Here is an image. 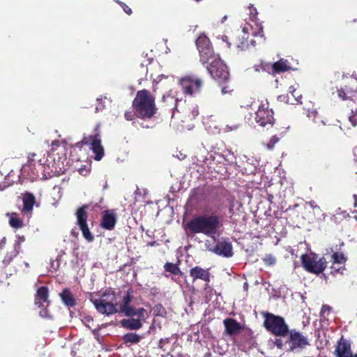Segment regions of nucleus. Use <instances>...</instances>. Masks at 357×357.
I'll return each mask as SVG.
<instances>
[{
    "label": "nucleus",
    "mask_w": 357,
    "mask_h": 357,
    "mask_svg": "<svg viewBox=\"0 0 357 357\" xmlns=\"http://www.w3.org/2000/svg\"><path fill=\"white\" fill-rule=\"evenodd\" d=\"M307 204L314 210L321 211L320 207L315 204L314 201H310L307 203Z\"/></svg>",
    "instance_id": "obj_47"
},
{
    "label": "nucleus",
    "mask_w": 357,
    "mask_h": 357,
    "mask_svg": "<svg viewBox=\"0 0 357 357\" xmlns=\"http://www.w3.org/2000/svg\"><path fill=\"white\" fill-rule=\"evenodd\" d=\"M317 112L316 110H312L311 112H309L308 114H307V116L310 118V119H312V120L316 123V117L317 116Z\"/></svg>",
    "instance_id": "obj_43"
},
{
    "label": "nucleus",
    "mask_w": 357,
    "mask_h": 357,
    "mask_svg": "<svg viewBox=\"0 0 357 357\" xmlns=\"http://www.w3.org/2000/svg\"><path fill=\"white\" fill-rule=\"evenodd\" d=\"M227 19V15H225V16L222 18V20H221V22H222V23H223V22H224Z\"/></svg>",
    "instance_id": "obj_60"
},
{
    "label": "nucleus",
    "mask_w": 357,
    "mask_h": 357,
    "mask_svg": "<svg viewBox=\"0 0 357 357\" xmlns=\"http://www.w3.org/2000/svg\"><path fill=\"white\" fill-rule=\"evenodd\" d=\"M341 215L343 218H346L349 215V214L347 213V211H340V209L339 208L337 211L335 215Z\"/></svg>",
    "instance_id": "obj_50"
},
{
    "label": "nucleus",
    "mask_w": 357,
    "mask_h": 357,
    "mask_svg": "<svg viewBox=\"0 0 357 357\" xmlns=\"http://www.w3.org/2000/svg\"><path fill=\"white\" fill-rule=\"evenodd\" d=\"M255 121L261 127L272 126L274 123L273 112L268 102H261L255 112Z\"/></svg>",
    "instance_id": "obj_10"
},
{
    "label": "nucleus",
    "mask_w": 357,
    "mask_h": 357,
    "mask_svg": "<svg viewBox=\"0 0 357 357\" xmlns=\"http://www.w3.org/2000/svg\"><path fill=\"white\" fill-rule=\"evenodd\" d=\"M60 297L63 303L68 307H73L76 304L75 299L74 298L72 293L69 289H64L61 294Z\"/></svg>",
    "instance_id": "obj_26"
},
{
    "label": "nucleus",
    "mask_w": 357,
    "mask_h": 357,
    "mask_svg": "<svg viewBox=\"0 0 357 357\" xmlns=\"http://www.w3.org/2000/svg\"><path fill=\"white\" fill-rule=\"evenodd\" d=\"M236 47L239 50L243 51V50H245L248 48V44L246 40H243L242 41L237 43Z\"/></svg>",
    "instance_id": "obj_40"
},
{
    "label": "nucleus",
    "mask_w": 357,
    "mask_h": 357,
    "mask_svg": "<svg viewBox=\"0 0 357 357\" xmlns=\"http://www.w3.org/2000/svg\"><path fill=\"white\" fill-rule=\"evenodd\" d=\"M162 100L168 105H174V109H176L178 98L176 97V96L174 95V91L171 90L167 94L163 96Z\"/></svg>",
    "instance_id": "obj_28"
},
{
    "label": "nucleus",
    "mask_w": 357,
    "mask_h": 357,
    "mask_svg": "<svg viewBox=\"0 0 357 357\" xmlns=\"http://www.w3.org/2000/svg\"><path fill=\"white\" fill-rule=\"evenodd\" d=\"M250 10V20L255 24V25L257 26V29H258V31H253L252 34L255 36H259L260 37L263 36L262 34V27L261 24L257 22L256 20V15L257 14V9L253 6H250L249 7Z\"/></svg>",
    "instance_id": "obj_25"
},
{
    "label": "nucleus",
    "mask_w": 357,
    "mask_h": 357,
    "mask_svg": "<svg viewBox=\"0 0 357 357\" xmlns=\"http://www.w3.org/2000/svg\"><path fill=\"white\" fill-rule=\"evenodd\" d=\"M252 24H246L243 27V32L245 33H248L250 32V30H252Z\"/></svg>",
    "instance_id": "obj_48"
},
{
    "label": "nucleus",
    "mask_w": 357,
    "mask_h": 357,
    "mask_svg": "<svg viewBox=\"0 0 357 357\" xmlns=\"http://www.w3.org/2000/svg\"><path fill=\"white\" fill-rule=\"evenodd\" d=\"M279 139L276 136H273L269 142L266 144V146L268 149H272L274 145L278 142Z\"/></svg>",
    "instance_id": "obj_41"
},
{
    "label": "nucleus",
    "mask_w": 357,
    "mask_h": 357,
    "mask_svg": "<svg viewBox=\"0 0 357 357\" xmlns=\"http://www.w3.org/2000/svg\"><path fill=\"white\" fill-rule=\"evenodd\" d=\"M61 257V255H58V257H57V259H56V261H57V262H56V267H55V268L54 267V268L55 270H56V269L59 267V260H60Z\"/></svg>",
    "instance_id": "obj_56"
},
{
    "label": "nucleus",
    "mask_w": 357,
    "mask_h": 357,
    "mask_svg": "<svg viewBox=\"0 0 357 357\" xmlns=\"http://www.w3.org/2000/svg\"><path fill=\"white\" fill-rule=\"evenodd\" d=\"M6 177L0 172V190L5 189L9 185V184L6 183Z\"/></svg>",
    "instance_id": "obj_37"
},
{
    "label": "nucleus",
    "mask_w": 357,
    "mask_h": 357,
    "mask_svg": "<svg viewBox=\"0 0 357 357\" xmlns=\"http://www.w3.org/2000/svg\"><path fill=\"white\" fill-rule=\"evenodd\" d=\"M224 325L225 327V332L229 335L238 333L241 329L240 324L234 319H226L224 321Z\"/></svg>",
    "instance_id": "obj_22"
},
{
    "label": "nucleus",
    "mask_w": 357,
    "mask_h": 357,
    "mask_svg": "<svg viewBox=\"0 0 357 357\" xmlns=\"http://www.w3.org/2000/svg\"><path fill=\"white\" fill-rule=\"evenodd\" d=\"M264 317V327L276 336H285L289 333V326L284 318L273 314L266 312Z\"/></svg>",
    "instance_id": "obj_4"
},
{
    "label": "nucleus",
    "mask_w": 357,
    "mask_h": 357,
    "mask_svg": "<svg viewBox=\"0 0 357 357\" xmlns=\"http://www.w3.org/2000/svg\"><path fill=\"white\" fill-rule=\"evenodd\" d=\"M275 344L278 348H282V342L281 340H277L275 341Z\"/></svg>",
    "instance_id": "obj_55"
},
{
    "label": "nucleus",
    "mask_w": 357,
    "mask_h": 357,
    "mask_svg": "<svg viewBox=\"0 0 357 357\" xmlns=\"http://www.w3.org/2000/svg\"><path fill=\"white\" fill-rule=\"evenodd\" d=\"M221 39L223 42L227 43V47H230V43L228 41V38L227 36H222Z\"/></svg>",
    "instance_id": "obj_53"
},
{
    "label": "nucleus",
    "mask_w": 357,
    "mask_h": 357,
    "mask_svg": "<svg viewBox=\"0 0 357 357\" xmlns=\"http://www.w3.org/2000/svg\"><path fill=\"white\" fill-rule=\"evenodd\" d=\"M301 261L303 268L310 273H320L326 268V261L324 259H319L314 254H305L301 257Z\"/></svg>",
    "instance_id": "obj_7"
},
{
    "label": "nucleus",
    "mask_w": 357,
    "mask_h": 357,
    "mask_svg": "<svg viewBox=\"0 0 357 357\" xmlns=\"http://www.w3.org/2000/svg\"><path fill=\"white\" fill-rule=\"evenodd\" d=\"M278 98L280 100H284V101H286L287 102H289V98L287 97V96H280L278 97Z\"/></svg>",
    "instance_id": "obj_54"
},
{
    "label": "nucleus",
    "mask_w": 357,
    "mask_h": 357,
    "mask_svg": "<svg viewBox=\"0 0 357 357\" xmlns=\"http://www.w3.org/2000/svg\"><path fill=\"white\" fill-rule=\"evenodd\" d=\"M36 156V153H29L28 155V162L27 164L22 167V172L26 173L28 171V169L31 167V165H36L37 162L35 160V157Z\"/></svg>",
    "instance_id": "obj_31"
},
{
    "label": "nucleus",
    "mask_w": 357,
    "mask_h": 357,
    "mask_svg": "<svg viewBox=\"0 0 357 357\" xmlns=\"http://www.w3.org/2000/svg\"><path fill=\"white\" fill-rule=\"evenodd\" d=\"M207 63L208 64L206 66L207 70L213 79L219 80L220 82L229 79L227 67L218 55L211 59L210 61Z\"/></svg>",
    "instance_id": "obj_6"
},
{
    "label": "nucleus",
    "mask_w": 357,
    "mask_h": 357,
    "mask_svg": "<svg viewBox=\"0 0 357 357\" xmlns=\"http://www.w3.org/2000/svg\"><path fill=\"white\" fill-rule=\"evenodd\" d=\"M198 114H199V111H198L197 107H194L192 112L191 116L192 118H195V116H197L198 115Z\"/></svg>",
    "instance_id": "obj_52"
},
{
    "label": "nucleus",
    "mask_w": 357,
    "mask_h": 357,
    "mask_svg": "<svg viewBox=\"0 0 357 357\" xmlns=\"http://www.w3.org/2000/svg\"><path fill=\"white\" fill-rule=\"evenodd\" d=\"M299 94H300V93H297V92L294 93V96H298V95H299Z\"/></svg>",
    "instance_id": "obj_62"
},
{
    "label": "nucleus",
    "mask_w": 357,
    "mask_h": 357,
    "mask_svg": "<svg viewBox=\"0 0 357 357\" xmlns=\"http://www.w3.org/2000/svg\"><path fill=\"white\" fill-rule=\"evenodd\" d=\"M82 144L89 145L90 149L95 154L94 159L96 160H100L105 154L103 146L101 144L100 135L99 133V128H96V133L84 137L82 141Z\"/></svg>",
    "instance_id": "obj_8"
},
{
    "label": "nucleus",
    "mask_w": 357,
    "mask_h": 357,
    "mask_svg": "<svg viewBox=\"0 0 357 357\" xmlns=\"http://www.w3.org/2000/svg\"><path fill=\"white\" fill-rule=\"evenodd\" d=\"M9 216V224L10 225L15 229L21 228L23 227L22 220L19 218L18 215L15 213L8 214Z\"/></svg>",
    "instance_id": "obj_29"
},
{
    "label": "nucleus",
    "mask_w": 357,
    "mask_h": 357,
    "mask_svg": "<svg viewBox=\"0 0 357 357\" xmlns=\"http://www.w3.org/2000/svg\"><path fill=\"white\" fill-rule=\"evenodd\" d=\"M76 216L77 225H79V229L82 231V235L84 237V238L87 240L89 242L93 241V236L90 232L86 222L87 218L86 207L83 206L79 208L76 213Z\"/></svg>",
    "instance_id": "obj_15"
},
{
    "label": "nucleus",
    "mask_w": 357,
    "mask_h": 357,
    "mask_svg": "<svg viewBox=\"0 0 357 357\" xmlns=\"http://www.w3.org/2000/svg\"><path fill=\"white\" fill-rule=\"evenodd\" d=\"M190 275L193 281L202 280L204 282H210V273L208 269H204L200 266H195L190 270Z\"/></svg>",
    "instance_id": "obj_20"
},
{
    "label": "nucleus",
    "mask_w": 357,
    "mask_h": 357,
    "mask_svg": "<svg viewBox=\"0 0 357 357\" xmlns=\"http://www.w3.org/2000/svg\"><path fill=\"white\" fill-rule=\"evenodd\" d=\"M289 333V345L291 351L298 348H304L308 344L307 338L301 333L291 331Z\"/></svg>",
    "instance_id": "obj_16"
},
{
    "label": "nucleus",
    "mask_w": 357,
    "mask_h": 357,
    "mask_svg": "<svg viewBox=\"0 0 357 357\" xmlns=\"http://www.w3.org/2000/svg\"><path fill=\"white\" fill-rule=\"evenodd\" d=\"M233 89L229 86H225L222 87L221 91L222 94L230 93Z\"/></svg>",
    "instance_id": "obj_45"
},
{
    "label": "nucleus",
    "mask_w": 357,
    "mask_h": 357,
    "mask_svg": "<svg viewBox=\"0 0 357 357\" xmlns=\"http://www.w3.org/2000/svg\"><path fill=\"white\" fill-rule=\"evenodd\" d=\"M48 289L46 287H40L38 289L35 298V304L40 308V316L43 318L50 317L47 307L50 305Z\"/></svg>",
    "instance_id": "obj_12"
},
{
    "label": "nucleus",
    "mask_w": 357,
    "mask_h": 357,
    "mask_svg": "<svg viewBox=\"0 0 357 357\" xmlns=\"http://www.w3.org/2000/svg\"><path fill=\"white\" fill-rule=\"evenodd\" d=\"M135 114L142 119H150L156 111L155 100L151 94L146 90L137 93L132 103Z\"/></svg>",
    "instance_id": "obj_2"
},
{
    "label": "nucleus",
    "mask_w": 357,
    "mask_h": 357,
    "mask_svg": "<svg viewBox=\"0 0 357 357\" xmlns=\"http://www.w3.org/2000/svg\"><path fill=\"white\" fill-rule=\"evenodd\" d=\"M84 323L88 328H91L92 326L91 325V324H93V319L90 318H86L85 320L84 321Z\"/></svg>",
    "instance_id": "obj_51"
},
{
    "label": "nucleus",
    "mask_w": 357,
    "mask_h": 357,
    "mask_svg": "<svg viewBox=\"0 0 357 357\" xmlns=\"http://www.w3.org/2000/svg\"><path fill=\"white\" fill-rule=\"evenodd\" d=\"M35 202L36 200L33 194L25 193L23 197V210L27 212L32 211Z\"/></svg>",
    "instance_id": "obj_27"
},
{
    "label": "nucleus",
    "mask_w": 357,
    "mask_h": 357,
    "mask_svg": "<svg viewBox=\"0 0 357 357\" xmlns=\"http://www.w3.org/2000/svg\"><path fill=\"white\" fill-rule=\"evenodd\" d=\"M120 4L126 13H127L128 15H130L132 13V10L130 8H129L128 6H126L125 3L122 2H120Z\"/></svg>",
    "instance_id": "obj_46"
},
{
    "label": "nucleus",
    "mask_w": 357,
    "mask_h": 357,
    "mask_svg": "<svg viewBox=\"0 0 357 357\" xmlns=\"http://www.w3.org/2000/svg\"><path fill=\"white\" fill-rule=\"evenodd\" d=\"M222 226L219 217L216 215H201L193 218L188 224V229L193 233H202L214 238L219 235L218 230Z\"/></svg>",
    "instance_id": "obj_1"
},
{
    "label": "nucleus",
    "mask_w": 357,
    "mask_h": 357,
    "mask_svg": "<svg viewBox=\"0 0 357 357\" xmlns=\"http://www.w3.org/2000/svg\"><path fill=\"white\" fill-rule=\"evenodd\" d=\"M331 307L326 305H324L321 307L320 315L321 317L325 318L331 312Z\"/></svg>",
    "instance_id": "obj_38"
},
{
    "label": "nucleus",
    "mask_w": 357,
    "mask_h": 357,
    "mask_svg": "<svg viewBox=\"0 0 357 357\" xmlns=\"http://www.w3.org/2000/svg\"><path fill=\"white\" fill-rule=\"evenodd\" d=\"M335 355L336 357H354L350 343L347 340L341 338L337 342Z\"/></svg>",
    "instance_id": "obj_17"
},
{
    "label": "nucleus",
    "mask_w": 357,
    "mask_h": 357,
    "mask_svg": "<svg viewBox=\"0 0 357 357\" xmlns=\"http://www.w3.org/2000/svg\"><path fill=\"white\" fill-rule=\"evenodd\" d=\"M164 268L166 271L169 272L174 275H179L181 271L176 264L172 263H166L164 266Z\"/></svg>",
    "instance_id": "obj_30"
},
{
    "label": "nucleus",
    "mask_w": 357,
    "mask_h": 357,
    "mask_svg": "<svg viewBox=\"0 0 357 357\" xmlns=\"http://www.w3.org/2000/svg\"><path fill=\"white\" fill-rule=\"evenodd\" d=\"M130 302L131 296L128 294L123 297V303L120 307V312H123L127 317L137 316L141 319H146L148 317V314L145 309L141 307L135 310L132 306H130Z\"/></svg>",
    "instance_id": "obj_14"
},
{
    "label": "nucleus",
    "mask_w": 357,
    "mask_h": 357,
    "mask_svg": "<svg viewBox=\"0 0 357 357\" xmlns=\"http://www.w3.org/2000/svg\"><path fill=\"white\" fill-rule=\"evenodd\" d=\"M62 172L61 167H53L51 171H47L46 167L40 162V160H38L36 163V165H31V167L28 169L26 173L22 172L21 169V174L24 176L29 177V179H35L38 178H43L47 179L52 177Z\"/></svg>",
    "instance_id": "obj_5"
},
{
    "label": "nucleus",
    "mask_w": 357,
    "mask_h": 357,
    "mask_svg": "<svg viewBox=\"0 0 357 357\" xmlns=\"http://www.w3.org/2000/svg\"><path fill=\"white\" fill-rule=\"evenodd\" d=\"M146 319H141L137 317V319H123L121 321V324L123 327L130 329V330H137L139 329L142 326V321H144Z\"/></svg>",
    "instance_id": "obj_23"
},
{
    "label": "nucleus",
    "mask_w": 357,
    "mask_h": 357,
    "mask_svg": "<svg viewBox=\"0 0 357 357\" xmlns=\"http://www.w3.org/2000/svg\"><path fill=\"white\" fill-rule=\"evenodd\" d=\"M116 219L114 213L107 211L102 215L101 226L106 229L112 230L116 225Z\"/></svg>",
    "instance_id": "obj_21"
},
{
    "label": "nucleus",
    "mask_w": 357,
    "mask_h": 357,
    "mask_svg": "<svg viewBox=\"0 0 357 357\" xmlns=\"http://www.w3.org/2000/svg\"><path fill=\"white\" fill-rule=\"evenodd\" d=\"M354 154L357 158V146L354 149Z\"/></svg>",
    "instance_id": "obj_59"
},
{
    "label": "nucleus",
    "mask_w": 357,
    "mask_h": 357,
    "mask_svg": "<svg viewBox=\"0 0 357 357\" xmlns=\"http://www.w3.org/2000/svg\"><path fill=\"white\" fill-rule=\"evenodd\" d=\"M351 114H352L349 116V120L350 123H351L352 126L355 127L357 124V119H356L357 109L356 111H352Z\"/></svg>",
    "instance_id": "obj_39"
},
{
    "label": "nucleus",
    "mask_w": 357,
    "mask_h": 357,
    "mask_svg": "<svg viewBox=\"0 0 357 357\" xmlns=\"http://www.w3.org/2000/svg\"><path fill=\"white\" fill-rule=\"evenodd\" d=\"M91 301L98 312L106 315H111L119 312L116 305V296L113 291L108 290L99 298L92 296Z\"/></svg>",
    "instance_id": "obj_3"
},
{
    "label": "nucleus",
    "mask_w": 357,
    "mask_h": 357,
    "mask_svg": "<svg viewBox=\"0 0 357 357\" xmlns=\"http://www.w3.org/2000/svg\"><path fill=\"white\" fill-rule=\"evenodd\" d=\"M213 251L225 257H230L233 255L232 245L227 241H219L214 247Z\"/></svg>",
    "instance_id": "obj_19"
},
{
    "label": "nucleus",
    "mask_w": 357,
    "mask_h": 357,
    "mask_svg": "<svg viewBox=\"0 0 357 357\" xmlns=\"http://www.w3.org/2000/svg\"><path fill=\"white\" fill-rule=\"evenodd\" d=\"M264 261L266 264L271 266L275 264V258L272 256L271 255H267L264 258Z\"/></svg>",
    "instance_id": "obj_36"
},
{
    "label": "nucleus",
    "mask_w": 357,
    "mask_h": 357,
    "mask_svg": "<svg viewBox=\"0 0 357 357\" xmlns=\"http://www.w3.org/2000/svg\"><path fill=\"white\" fill-rule=\"evenodd\" d=\"M296 90H297L296 86L292 85V86H290L289 87V91H288L292 96V97L294 98V100L297 103H301L302 102H301V98H302L301 94H299L297 96H294V93L296 92Z\"/></svg>",
    "instance_id": "obj_35"
},
{
    "label": "nucleus",
    "mask_w": 357,
    "mask_h": 357,
    "mask_svg": "<svg viewBox=\"0 0 357 357\" xmlns=\"http://www.w3.org/2000/svg\"><path fill=\"white\" fill-rule=\"evenodd\" d=\"M53 190L54 191H57L58 193H59L61 191V188L55 186Z\"/></svg>",
    "instance_id": "obj_58"
},
{
    "label": "nucleus",
    "mask_w": 357,
    "mask_h": 357,
    "mask_svg": "<svg viewBox=\"0 0 357 357\" xmlns=\"http://www.w3.org/2000/svg\"><path fill=\"white\" fill-rule=\"evenodd\" d=\"M344 86L338 89V96L345 100L352 98L357 91V77H347L343 78Z\"/></svg>",
    "instance_id": "obj_13"
},
{
    "label": "nucleus",
    "mask_w": 357,
    "mask_h": 357,
    "mask_svg": "<svg viewBox=\"0 0 357 357\" xmlns=\"http://www.w3.org/2000/svg\"><path fill=\"white\" fill-rule=\"evenodd\" d=\"M124 341L126 342L137 343L140 340V336L135 333H128L125 335Z\"/></svg>",
    "instance_id": "obj_32"
},
{
    "label": "nucleus",
    "mask_w": 357,
    "mask_h": 357,
    "mask_svg": "<svg viewBox=\"0 0 357 357\" xmlns=\"http://www.w3.org/2000/svg\"><path fill=\"white\" fill-rule=\"evenodd\" d=\"M179 84L185 94L194 96L199 93L202 82L195 76H186L179 80Z\"/></svg>",
    "instance_id": "obj_11"
},
{
    "label": "nucleus",
    "mask_w": 357,
    "mask_h": 357,
    "mask_svg": "<svg viewBox=\"0 0 357 357\" xmlns=\"http://www.w3.org/2000/svg\"><path fill=\"white\" fill-rule=\"evenodd\" d=\"M239 127V125L238 124H234L231 126L227 125L226 126L225 128V130L226 132H229V131H233V130H236Z\"/></svg>",
    "instance_id": "obj_44"
},
{
    "label": "nucleus",
    "mask_w": 357,
    "mask_h": 357,
    "mask_svg": "<svg viewBox=\"0 0 357 357\" xmlns=\"http://www.w3.org/2000/svg\"><path fill=\"white\" fill-rule=\"evenodd\" d=\"M52 145H57V142L56 141H54L52 142Z\"/></svg>",
    "instance_id": "obj_61"
},
{
    "label": "nucleus",
    "mask_w": 357,
    "mask_h": 357,
    "mask_svg": "<svg viewBox=\"0 0 357 357\" xmlns=\"http://www.w3.org/2000/svg\"><path fill=\"white\" fill-rule=\"evenodd\" d=\"M353 197L354 199V206L357 207V195H354Z\"/></svg>",
    "instance_id": "obj_57"
},
{
    "label": "nucleus",
    "mask_w": 357,
    "mask_h": 357,
    "mask_svg": "<svg viewBox=\"0 0 357 357\" xmlns=\"http://www.w3.org/2000/svg\"><path fill=\"white\" fill-rule=\"evenodd\" d=\"M332 259L334 264H343L346 261V258L342 252H334L332 255Z\"/></svg>",
    "instance_id": "obj_33"
},
{
    "label": "nucleus",
    "mask_w": 357,
    "mask_h": 357,
    "mask_svg": "<svg viewBox=\"0 0 357 357\" xmlns=\"http://www.w3.org/2000/svg\"><path fill=\"white\" fill-rule=\"evenodd\" d=\"M321 123L325 125V122L324 121V120H321Z\"/></svg>",
    "instance_id": "obj_63"
},
{
    "label": "nucleus",
    "mask_w": 357,
    "mask_h": 357,
    "mask_svg": "<svg viewBox=\"0 0 357 357\" xmlns=\"http://www.w3.org/2000/svg\"><path fill=\"white\" fill-rule=\"evenodd\" d=\"M196 45L199 52L200 61L204 65L216 56L213 52L209 39L205 35H200L198 37L196 40Z\"/></svg>",
    "instance_id": "obj_9"
},
{
    "label": "nucleus",
    "mask_w": 357,
    "mask_h": 357,
    "mask_svg": "<svg viewBox=\"0 0 357 357\" xmlns=\"http://www.w3.org/2000/svg\"><path fill=\"white\" fill-rule=\"evenodd\" d=\"M104 108V105H102V98H97V105L96 106V111L99 112L102 110Z\"/></svg>",
    "instance_id": "obj_42"
},
{
    "label": "nucleus",
    "mask_w": 357,
    "mask_h": 357,
    "mask_svg": "<svg viewBox=\"0 0 357 357\" xmlns=\"http://www.w3.org/2000/svg\"><path fill=\"white\" fill-rule=\"evenodd\" d=\"M135 114L132 113V112H126L125 113V118L128 121H132L134 118Z\"/></svg>",
    "instance_id": "obj_49"
},
{
    "label": "nucleus",
    "mask_w": 357,
    "mask_h": 357,
    "mask_svg": "<svg viewBox=\"0 0 357 357\" xmlns=\"http://www.w3.org/2000/svg\"><path fill=\"white\" fill-rule=\"evenodd\" d=\"M354 357H357V354L354 355Z\"/></svg>",
    "instance_id": "obj_64"
},
{
    "label": "nucleus",
    "mask_w": 357,
    "mask_h": 357,
    "mask_svg": "<svg viewBox=\"0 0 357 357\" xmlns=\"http://www.w3.org/2000/svg\"><path fill=\"white\" fill-rule=\"evenodd\" d=\"M153 314L155 316L164 317L166 314V310L161 304H158L153 307Z\"/></svg>",
    "instance_id": "obj_34"
},
{
    "label": "nucleus",
    "mask_w": 357,
    "mask_h": 357,
    "mask_svg": "<svg viewBox=\"0 0 357 357\" xmlns=\"http://www.w3.org/2000/svg\"><path fill=\"white\" fill-rule=\"evenodd\" d=\"M291 68L289 62L285 59H280L271 65L273 73H280L287 71Z\"/></svg>",
    "instance_id": "obj_24"
},
{
    "label": "nucleus",
    "mask_w": 357,
    "mask_h": 357,
    "mask_svg": "<svg viewBox=\"0 0 357 357\" xmlns=\"http://www.w3.org/2000/svg\"><path fill=\"white\" fill-rule=\"evenodd\" d=\"M24 241L25 238L24 236H17L13 249L7 252L3 260V263L5 265L9 264L12 260L20 253L21 250V244L24 242Z\"/></svg>",
    "instance_id": "obj_18"
}]
</instances>
